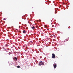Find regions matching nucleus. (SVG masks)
<instances>
[{
  "mask_svg": "<svg viewBox=\"0 0 73 73\" xmlns=\"http://www.w3.org/2000/svg\"><path fill=\"white\" fill-rule=\"evenodd\" d=\"M39 65L40 66L41 65H44V63L43 62L41 61L39 63Z\"/></svg>",
  "mask_w": 73,
  "mask_h": 73,
  "instance_id": "1",
  "label": "nucleus"
},
{
  "mask_svg": "<svg viewBox=\"0 0 73 73\" xmlns=\"http://www.w3.org/2000/svg\"><path fill=\"white\" fill-rule=\"evenodd\" d=\"M53 66L54 68L55 69V68H56V67H57V64H56V63H54L53 65Z\"/></svg>",
  "mask_w": 73,
  "mask_h": 73,
  "instance_id": "2",
  "label": "nucleus"
},
{
  "mask_svg": "<svg viewBox=\"0 0 73 73\" xmlns=\"http://www.w3.org/2000/svg\"><path fill=\"white\" fill-rule=\"evenodd\" d=\"M55 57V54H52V58H54Z\"/></svg>",
  "mask_w": 73,
  "mask_h": 73,
  "instance_id": "3",
  "label": "nucleus"
},
{
  "mask_svg": "<svg viewBox=\"0 0 73 73\" xmlns=\"http://www.w3.org/2000/svg\"><path fill=\"white\" fill-rule=\"evenodd\" d=\"M13 59L14 60H15V59L16 61H17V58L16 57H14L13 58Z\"/></svg>",
  "mask_w": 73,
  "mask_h": 73,
  "instance_id": "4",
  "label": "nucleus"
},
{
  "mask_svg": "<svg viewBox=\"0 0 73 73\" xmlns=\"http://www.w3.org/2000/svg\"><path fill=\"white\" fill-rule=\"evenodd\" d=\"M26 33V31L25 30H24L23 31V33Z\"/></svg>",
  "mask_w": 73,
  "mask_h": 73,
  "instance_id": "5",
  "label": "nucleus"
},
{
  "mask_svg": "<svg viewBox=\"0 0 73 73\" xmlns=\"http://www.w3.org/2000/svg\"><path fill=\"white\" fill-rule=\"evenodd\" d=\"M32 29H34L35 28V27H34V26H33V27H32Z\"/></svg>",
  "mask_w": 73,
  "mask_h": 73,
  "instance_id": "6",
  "label": "nucleus"
},
{
  "mask_svg": "<svg viewBox=\"0 0 73 73\" xmlns=\"http://www.w3.org/2000/svg\"><path fill=\"white\" fill-rule=\"evenodd\" d=\"M20 67V66H17V68H19Z\"/></svg>",
  "mask_w": 73,
  "mask_h": 73,
  "instance_id": "7",
  "label": "nucleus"
},
{
  "mask_svg": "<svg viewBox=\"0 0 73 73\" xmlns=\"http://www.w3.org/2000/svg\"><path fill=\"white\" fill-rule=\"evenodd\" d=\"M44 28H46V26H44Z\"/></svg>",
  "mask_w": 73,
  "mask_h": 73,
  "instance_id": "8",
  "label": "nucleus"
},
{
  "mask_svg": "<svg viewBox=\"0 0 73 73\" xmlns=\"http://www.w3.org/2000/svg\"><path fill=\"white\" fill-rule=\"evenodd\" d=\"M3 20H6V19L5 18H4L3 19Z\"/></svg>",
  "mask_w": 73,
  "mask_h": 73,
  "instance_id": "9",
  "label": "nucleus"
},
{
  "mask_svg": "<svg viewBox=\"0 0 73 73\" xmlns=\"http://www.w3.org/2000/svg\"><path fill=\"white\" fill-rule=\"evenodd\" d=\"M53 36H54V37H55V35H53Z\"/></svg>",
  "mask_w": 73,
  "mask_h": 73,
  "instance_id": "10",
  "label": "nucleus"
},
{
  "mask_svg": "<svg viewBox=\"0 0 73 73\" xmlns=\"http://www.w3.org/2000/svg\"><path fill=\"white\" fill-rule=\"evenodd\" d=\"M69 38H68V40H69Z\"/></svg>",
  "mask_w": 73,
  "mask_h": 73,
  "instance_id": "11",
  "label": "nucleus"
},
{
  "mask_svg": "<svg viewBox=\"0 0 73 73\" xmlns=\"http://www.w3.org/2000/svg\"><path fill=\"white\" fill-rule=\"evenodd\" d=\"M20 32H21V31H20Z\"/></svg>",
  "mask_w": 73,
  "mask_h": 73,
  "instance_id": "12",
  "label": "nucleus"
},
{
  "mask_svg": "<svg viewBox=\"0 0 73 73\" xmlns=\"http://www.w3.org/2000/svg\"><path fill=\"white\" fill-rule=\"evenodd\" d=\"M56 11H55V12H56Z\"/></svg>",
  "mask_w": 73,
  "mask_h": 73,
  "instance_id": "13",
  "label": "nucleus"
},
{
  "mask_svg": "<svg viewBox=\"0 0 73 73\" xmlns=\"http://www.w3.org/2000/svg\"><path fill=\"white\" fill-rule=\"evenodd\" d=\"M52 27H53V26H52Z\"/></svg>",
  "mask_w": 73,
  "mask_h": 73,
  "instance_id": "14",
  "label": "nucleus"
},
{
  "mask_svg": "<svg viewBox=\"0 0 73 73\" xmlns=\"http://www.w3.org/2000/svg\"><path fill=\"white\" fill-rule=\"evenodd\" d=\"M52 27H53V26H52Z\"/></svg>",
  "mask_w": 73,
  "mask_h": 73,
  "instance_id": "15",
  "label": "nucleus"
}]
</instances>
